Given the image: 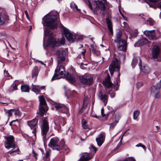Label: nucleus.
Returning <instances> with one entry per match:
<instances>
[{"mask_svg":"<svg viewBox=\"0 0 161 161\" xmlns=\"http://www.w3.org/2000/svg\"><path fill=\"white\" fill-rule=\"evenodd\" d=\"M59 14L56 12L54 14L48 13L42 19V24L43 26H46L51 29L56 28L58 23V19Z\"/></svg>","mask_w":161,"mask_h":161,"instance_id":"nucleus-1","label":"nucleus"},{"mask_svg":"<svg viewBox=\"0 0 161 161\" xmlns=\"http://www.w3.org/2000/svg\"><path fill=\"white\" fill-rule=\"evenodd\" d=\"M44 34L45 36H49L47 44L50 47H57L63 45L65 42L64 39L63 38L56 40L54 36L48 29H46L44 30Z\"/></svg>","mask_w":161,"mask_h":161,"instance_id":"nucleus-2","label":"nucleus"},{"mask_svg":"<svg viewBox=\"0 0 161 161\" xmlns=\"http://www.w3.org/2000/svg\"><path fill=\"white\" fill-rule=\"evenodd\" d=\"M120 62L118 59L116 58H114L113 59L109 67V70L111 75L113 74L114 71L117 72L118 78L117 79V84H118L119 82H120L119 76L120 74L119 72L120 68Z\"/></svg>","mask_w":161,"mask_h":161,"instance_id":"nucleus-3","label":"nucleus"},{"mask_svg":"<svg viewBox=\"0 0 161 161\" xmlns=\"http://www.w3.org/2000/svg\"><path fill=\"white\" fill-rule=\"evenodd\" d=\"M49 127L48 120L47 118H43L42 125L41 127V134L44 144L47 142V139L46 136L49 130Z\"/></svg>","mask_w":161,"mask_h":161,"instance_id":"nucleus-4","label":"nucleus"},{"mask_svg":"<svg viewBox=\"0 0 161 161\" xmlns=\"http://www.w3.org/2000/svg\"><path fill=\"white\" fill-rule=\"evenodd\" d=\"M40 102V106L39 107V114L42 117L46 114L48 111V108L46 102L43 96L39 97Z\"/></svg>","mask_w":161,"mask_h":161,"instance_id":"nucleus-5","label":"nucleus"},{"mask_svg":"<svg viewBox=\"0 0 161 161\" xmlns=\"http://www.w3.org/2000/svg\"><path fill=\"white\" fill-rule=\"evenodd\" d=\"M144 34L151 40H156L161 37V33L154 30H146L144 31Z\"/></svg>","mask_w":161,"mask_h":161,"instance_id":"nucleus-6","label":"nucleus"},{"mask_svg":"<svg viewBox=\"0 0 161 161\" xmlns=\"http://www.w3.org/2000/svg\"><path fill=\"white\" fill-rule=\"evenodd\" d=\"M103 84L106 87L107 92L110 94L111 97H114L115 96V93L114 92H111V91L112 89V86L113 84L110 81L109 78L107 77L103 81Z\"/></svg>","mask_w":161,"mask_h":161,"instance_id":"nucleus-7","label":"nucleus"},{"mask_svg":"<svg viewBox=\"0 0 161 161\" xmlns=\"http://www.w3.org/2000/svg\"><path fill=\"white\" fill-rule=\"evenodd\" d=\"M161 87V79L158 83L153 86L151 89V92L156 98H159L160 97V88Z\"/></svg>","mask_w":161,"mask_h":161,"instance_id":"nucleus-8","label":"nucleus"},{"mask_svg":"<svg viewBox=\"0 0 161 161\" xmlns=\"http://www.w3.org/2000/svg\"><path fill=\"white\" fill-rule=\"evenodd\" d=\"M55 72V73L52 79V80L63 77L64 76L65 73L64 67L61 65L56 68Z\"/></svg>","mask_w":161,"mask_h":161,"instance_id":"nucleus-9","label":"nucleus"},{"mask_svg":"<svg viewBox=\"0 0 161 161\" xmlns=\"http://www.w3.org/2000/svg\"><path fill=\"white\" fill-rule=\"evenodd\" d=\"M4 138L6 140L4 142V146L6 148L8 149L15 147L13 136H6L4 137Z\"/></svg>","mask_w":161,"mask_h":161,"instance_id":"nucleus-10","label":"nucleus"},{"mask_svg":"<svg viewBox=\"0 0 161 161\" xmlns=\"http://www.w3.org/2000/svg\"><path fill=\"white\" fill-rule=\"evenodd\" d=\"M79 79L80 83L83 85H91L92 84L93 78L91 76L84 75L80 76Z\"/></svg>","mask_w":161,"mask_h":161,"instance_id":"nucleus-11","label":"nucleus"},{"mask_svg":"<svg viewBox=\"0 0 161 161\" xmlns=\"http://www.w3.org/2000/svg\"><path fill=\"white\" fill-rule=\"evenodd\" d=\"M59 139L57 137L52 138L48 145V146L53 150H59L60 149V145L58 144Z\"/></svg>","mask_w":161,"mask_h":161,"instance_id":"nucleus-12","label":"nucleus"},{"mask_svg":"<svg viewBox=\"0 0 161 161\" xmlns=\"http://www.w3.org/2000/svg\"><path fill=\"white\" fill-rule=\"evenodd\" d=\"M57 55L58 64H61L65 60L66 52L63 48H60L57 51Z\"/></svg>","mask_w":161,"mask_h":161,"instance_id":"nucleus-13","label":"nucleus"},{"mask_svg":"<svg viewBox=\"0 0 161 161\" xmlns=\"http://www.w3.org/2000/svg\"><path fill=\"white\" fill-rule=\"evenodd\" d=\"M63 31L64 36L69 42H72L75 40V36L70 33L68 30L64 29Z\"/></svg>","mask_w":161,"mask_h":161,"instance_id":"nucleus-14","label":"nucleus"},{"mask_svg":"<svg viewBox=\"0 0 161 161\" xmlns=\"http://www.w3.org/2000/svg\"><path fill=\"white\" fill-rule=\"evenodd\" d=\"M54 106L56 109H59L63 113H67L68 111V108L64 104L55 103L54 104Z\"/></svg>","mask_w":161,"mask_h":161,"instance_id":"nucleus-15","label":"nucleus"},{"mask_svg":"<svg viewBox=\"0 0 161 161\" xmlns=\"http://www.w3.org/2000/svg\"><path fill=\"white\" fill-rule=\"evenodd\" d=\"M117 44L118 48L120 50L125 52L127 48V41L126 40H122L118 43H116Z\"/></svg>","mask_w":161,"mask_h":161,"instance_id":"nucleus-16","label":"nucleus"},{"mask_svg":"<svg viewBox=\"0 0 161 161\" xmlns=\"http://www.w3.org/2000/svg\"><path fill=\"white\" fill-rule=\"evenodd\" d=\"M54 122L55 125L59 127L64 126L66 123L65 119L62 117H57L55 119Z\"/></svg>","mask_w":161,"mask_h":161,"instance_id":"nucleus-17","label":"nucleus"},{"mask_svg":"<svg viewBox=\"0 0 161 161\" xmlns=\"http://www.w3.org/2000/svg\"><path fill=\"white\" fill-rule=\"evenodd\" d=\"M105 138V134L103 133L99 134L98 137L96 139L97 145L101 146L104 142Z\"/></svg>","mask_w":161,"mask_h":161,"instance_id":"nucleus-18","label":"nucleus"},{"mask_svg":"<svg viewBox=\"0 0 161 161\" xmlns=\"http://www.w3.org/2000/svg\"><path fill=\"white\" fill-rule=\"evenodd\" d=\"M93 157L91 153H86L83 154L78 161H88Z\"/></svg>","mask_w":161,"mask_h":161,"instance_id":"nucleus-19","label":"nucleus"},{"mask_svg":"<svg viewBox=\"0 0 161 161\" xmlns=\"http://www.w3.org/2000/svg\"><path fill=\"white\" fill-rule=\"evenodd\" d=\"M160 49L157 46H153L152 50V57L154 58H157L159 56Z\"/></svg>","mask_w":161,"mask_h":161,"instance_id":"nucleus-20","label":"nucleus"},{"mask_svg":"<svg viewBox=\"0 0 161 161\" xmlns=\"http://www.w3.org/2000/svg\"><path fill=\"white\" fill-rule=\"evenodd\" d=\"M149 43V41L146 38H142L134 44L135 47H138L147 44Z\"/></svg>","mask_w":161,"mask_h":161,"instance_id":"nucleus-21","label":"nucleus"},{"mask_svg":"<svg viewBox=\"0 0 161 161\" xmlns=\"http://www.w3.org/2000/svg\"><path fill=\"white\" fill-rule=\"evenodd\" d=\"M8 18V16L5 13L0 12V25H3Z\"/></svg>","mask_w":161,"mask_h":161,"instance_id":"nucleus-22","label":"nucleus"},{"mask_svg":"<svg viewBox=\"0 0 161 161\" xmlns=\"http://www.w3.org/2000/svg\"><path fill=\"white\" fill-rule=\"evenodd\" d=\"M122 33L121 31L119 30L116 34V38L114 40V42L115 43H118L122 40H125L124 39L122 38Z\"/></svg>","mask_w":161,"mask_h":161,"instance_id":"nucleus-23","label":"nucleus"},{"mask_svg":"<svg viewBox=\"0 0 161 161\" xmlns=\"http://www.w3.org/2000/svg\"><path fill=\"white\" fill-rule=\"evenodd\" d=\"M40 70L39 67L37 66L34 67L32 70V77L33 78H36Z\"/></svg>","mask_w":161,"mask_h":161,"instance_id":"nucleus-24","label":"nucleus"},{"mask_svg":"<svg viewBox=\"0 0 161 161\" xmlns=\"http://www.w3.org/2000/svg\"><path fill=\"white\" fill-rule=\"evenodd\" d=\"M106 21L107 24L108 28L110 31V33L109 34L110 36H113V32L111 22L110 20L108 18H106Z\"/></svg>","mask_w":161,"mask_h":161,"instance_id":"nucleus-25","label":"nucleus"},{"mask_svg":"<svg viewBox=\"0 0 161 161\" xmlns=\"http://www.w3.org/2000/svg\"><path fill=\"white\" fill-rule=\"evenodd\" d=\"M65 77L66 79L71 83H74L75 81V76L74 75H71L67 73Z\"/></svg>","mask_w":161,"mask_h":161,"instance_id":"nucleus-26","label":"nucleus"},{"mask_svg":"<svg viewBox=\"0 0 161 161\" xmlns=\"http://www.w3.org/2000/svg\"><path fill=\"white\" fill-rule=\"evenodd\" d=\"M98 3H97L96 7L97 8H99L102 11L105 10V6L104 3L101 1L98 0Z\"/></svg>","mask_w":161,"mask_h":161,"instance_id":"nucleus-27","label":"nucleus"},{"mask_svg":"<svg viewBox=\"0 0 161 161\" xmlns=\"http://www.w3.org/2000/svg\"><path fill=\"white\" fill-rule=\"evenodd\" d=\"M120 118V117L119 115L117 114L115 115V121L109 124L110 125V129H113L114 128L116 124L118 123Z\"/></svg>","mask_w":161,"mask_h":161,"instance_id":"nucleus-28","label":"nucleus"},{"mask_svg":"<svg viewBox=\"0 0 161 161\" xmlns=\"http://www.w3.org/2000/svg\"><path fill=\"white\" fill-rule=\"evenodd\" d=\"M38 121V119L35 118L31 120L28 121L27 123L29 126L31 128H32L36 126L37 123Z\"/></svg>","mask_w":161,"mask_h":161,"instance_id":"nucleus-29","label":"nucleus"},{"mask_svg":"<svg viewBox=\"0 0 161 161\" xmlns=\"http://www.w3.org/2000/svg\"><path fill=\"white\" fill-rule=\"evenodd\" d=\"M45 87L42 86L41 87L38 86H36L33 85L32 86V90L35 92H40L41 89H44Z\"/></svg>","mask_w":161,"mask_h":161,"instance_id":"nucleus-30","label":"nucleus"},{"mask_svg":"<svg viewBox=\"0 0 161 161\" xmlns=\"http://www.w3.org/2000/svg\"><path fill=\"white\" fill-rule=\"evenodd\" d=\"M101 100L104 103V105H106L107 102L108 96L106 94H100L99 96Z\"/></svg>","mask_w":161,"mask_h":161,"instance_id":"nucleus-31","label":"nucleus"},{"mask_svg":"<svg viewBox=\"0 0 161 161\" xmlns=\"http://www.w3.org/2000/svg\"><path fill=\"white\" fill-rule=\"evenodd\" d=\"M21 91L23 92H29L30 87L27 85H21Z\"/></svg>","mask_w":161,"mask_h":161,"instance_id":"nucleus-32","label":"nucleus"},{"mask_svg":"<svg viewBox=\"0 0 161 161\" xmlns=\"http://www.w3.org/2000/svg\"><path fill=\"white\" fill-rule=\"evenodd\" d=\"M137 60H139V66L140 67H141V60L140 58H138L137 59H133L132 63V66L133 68H134L136 65Z\"/></svg>","mask_w":161,"mask_h":161,"instance_id":"nucleus-33","label":"nucleus"},{"mask_svg":"<svg viewBox=\"0 0 161 161\" xmlns=\"http://www.w3.org/2000/svg\"><path fill=\"white\" fill-rule=\"evenodd\" d=\"M141 70L142 72L146 73H148L150 71V69L148 66L145 65L143 66L142 67H140Z\"/></svg>","mask_w":161,"mask_h":161,"instance_id":"nucleus-34","label":"nucleus"},{"mask_svg":"<svg viewBox=\"0 0 161 161\" xmlns=\"http://www.w3.org/2000/svg\"><path fill=\"white\" fill-rule=\"evenodd\" d=\"M90 47L93 53L97 55H98L99 54V52L96 50V46L95 44H91Z\"/></svg>","mask_w":161,"mask_h":161,"instance_id":"nucleus-35","label":"nucleus"},{"mask_svg":"<svg viewBox=\"0 0 161 161\" xmlns=\"http://www.w3.org/2000/svg\"><path fill=\"white\" fill-rule=\"evenodd\" d=\"M155 22V21L152 18H149L148 19L146 20L145 23L146 24H149L150 26H153Z\"/></svg>","mask_w":161,"mask_h":161,"instance_id":"nucleus-36","label":"nucleus"},{"mask_svg":"<svg viewBox=\"0 0 161 161\" xmlns=\"http://www.w3.org/2000/svg\"><path fill=\"white\" fill-rule=\"evenodd\" d=\"M70 7L73 9L77 11H80V10L78 8L77 6L73 2H72L70 3Z\"/></svg>","mask_w":161,"mask_h":161,"instance_id":"nucleus-37","label":"nucleus"},{"mask_svg":"<svg viewBox=\"0 0 161 161\" xmlns=\"http://www.w3.org/2000/svg\"><path fill=\"white\" fill-rule=\"evenodd\" d=\"M140 114V111L138 110L135 111L133 113V119H136Z\"/></svg>","mask_w":161,"mask_h":161,"instance_id":"nucleus-38","label":"nucleus"},{"mask_svg":"<svg viewBox=\"0 0 161 161\" xmlns=\"http://www.w3.org/2000/svg\"><path fill=\"white\" fill-rule=\"evenodd\" d=\"M13 113L15 115L19 116L21 115V114H20L19 111L18 110L13 109Z\"/></svg>","mask_w":161,"mask_h":161,"instance_id":"nucleus-39","label":"nucleus"},{"mask_svg":"<svg viewBox=\"0 0 161 161\" xmlns=\"http://www.w3.org/2000/svg\"><path fill=\"white\" fill-rule=\"evenodd\" d=\"M13 109H11L10 110H6L5 111L6 113L7 114L8 116H11L12 114L13 113Z\"/></svg>","mask_w":161,"mask_h":161,"instance_id":"nucleus-40","label":"nucleus"},{"mask_svg":"<svg viewBox=\"0 0 161 161\" xmlns=\"http://www.w3.org/2000/svg\"><path fill=\"white\" fill-rule=\"evenodd\" d=\"M86 52V50L85 49H83L80 54L81 58H82L83 59L85 58V54Z\"/></svg>","mask_w":161,"mask_h":161,"instance_id":"nucleus-41","label":"nucleus"},{"mask_svg":"<svg viewBox=\"0 0 161 161\" xmlns=\"http://www.w3.org/2000/svg\"><path fill=\"white\" fill-rule=\"evenodd\" d=\"M18 83H15L11 87V89L12 90H17Z\"/></svg>","mask_w":161,"mask_h":161,"instance_id":"nucleus-42","label":"nucleus"},{"mask_svg":"<svg viewBox=\"0 0 161 161\" xmlns=\"http://www.w3.org/2000/svg\"><path fill=\"white\" fill-rule=\"evenodd\" d=\"M16 152H18V154H19V152L20 151H19V149L18 148L16 150H11L9 151L8 153H9L10 154H12L13 153H14Z\"/></svg>","mask_w":161,"mask_h":161,"instance_id":"nucleus-43","label":"nucleus"},{"mask_svg":"<svg viewBox=\"0 0 161 161\" xmlns=\"http://www.w3.org/2000/svg\"><path fill=\"white\" fill-rule=\"evenodd\" d=\"M50 152H51V151L50 150H47L46 152L45 156H44V157L48 158V157L50 155Z\"/></svg>","mask_w":161,"mask_h":161,"instance_id":"nucleus-44","label":"nucleus"},{"mask_svg":"<svg viewBox=\"0 0 161 161\" xmlns=\"http://www.w3.org/2000/svg\"><path fill=\"white\" fill-rule=\"evenodd\" d=\"M62 150L64 151V152H66L67 153L68 152V147L66 146H64L62 148Z\"/></svg>","mask_w":161,"mask_h":161,"instance_id":"nucleus-45","label":"nucleus"},{"mask_svg":"<svg viewBox=\"0 0 161 161\" xmlns=\"http://www.w3.org/2000/svg\"><path fill=\"white\" fill-rule=\"evenodd\" d=\"M143 85V84L142 82H139L136 83V86L137 88H139L142 86Z\"/></svg>","mask_w":161,"mask_h":161,"instance_id":"nucleus-46","label":"nucleus"},{"mask_svg":"<svg viewBox=\"0 0 161 161\" xmlns=\"http://www.w3.org/2000/svg\"><path fill=\"white\" fill-rule=\"evenodd\" d=\"M123 161H136L132 158H128L124 160Z\"/></svg>","mask_w":161,"mask_h":161,"instance_id":"nucleus-47","label":"nucleus"},{"mask_svg":"<svg viewBox=\"0 0 161 161\" xmlns=\"http://www.w3.org/2000/svg\"><path fill=\"white\" fill-rule=\"evenodd\" d=\"M17 123V124H19V122L18 119H16L15 120H14L12 121L9 124V125L11 126L13 125V123Z\"/></svg>","mask_w":161,"mask_h":161,"instance_id":"nucleus-48","label":"nucleus"},{"mask_svg":"<svg viewBox=\"0 0 161 161\" xmlns=\"http://www.w3.org/2000/svg\"><path fill=\"white\" fill-rule=\"evenodd\" d=\"M82 125V127L84 129H87L88 128V126L86 124L83 125Z\"/></svg>","mask_w":161,"mask_h":161,"instance_id":"nucleus-49","label":"nucleus"},{"mask_svg":"<svg viewBox=\"0 0 161 161\" xmlns=\"http://www.w3.org/2000/svg\"><path fill=\"white\" fill-rule=\"evenodd\" d=\"M88 6L89 8L92 10H93V8L92 7V5L91 3V2L89 1H88Z\"/></svg>","mask_w":161,"mask_h":161,"instance_id":"nucleus-50","label":"nucleus"},{"mask_svg":"<svg viewBox=\"0 0 161 161\" xmlns=\"http://www.w3.org/2000/svg\"><path fill=\"white\" fill-rule=\"evenodd\" d=\"M91 147H92L94 151H95V153L97 151V148L96 147H94L92 145H91Z\"/></svg>","mask_w":161,"mask_h":161,"instance_id":"nucleus-51","label":"nucleus"},{"mask_svg":"<svg viewBox=\"0 0 161 161\" xmlns=\"http://www.w3.org/2000/svg\"><path fill=\"white\" fill-rule=\"evenodd\" d=\"M86 123H87V122L85 119H83L82 120V125H83L86 124Z\"/></svg>","mask_w":161,"mask_h":161,"instance_id":"nucleus-52","label":"nucleus"},{"mask_svg":"<svg viewBox=\"0 0 161 161\" xmlns=\"http://www.w3.org/2000/svg\"><path fill=\"white\" fill-rule=\"evenodd\" d=\"M101 113L102 116L104 117L105 116V114H104V109L103 108H102L101 110Z\"/></svg>","mask_w":161,"mask_h":161,"instance_id":"nucleus-53","label":"nucleus"},{"mask_svg":"<svg viewBox=\"0 0 161 161\" xmlns=\"http://www.w3.org/2000/svg\"><path fill=\"white\" fill-rule=\"evenodd\" d=\"M4 73L6 76H8L9 75V73H8V72L7 71L4 70Z\"/></svg>","mask_w":161,"mask_h":161,"instance_id":"nucleus-54","label":"nucleus"},{"mask_svg":"<svg viewBox=\"0 0 161 161\" xmlns=\"http://www.w3.org/2000/svg\"><path fill=\"white\" fill-rule=\"evenodd\" d=\"M142 144L141 143H139L138 144L136 145V147H141L142 146Z\"/></svg>","mask_w":161,"mask_h":161,"instance_id":"nucleus-55","label":"nucleus"},{"mask_svg":"<svg viewBox=\"0 0 161 161\" xmlns=\"http://www.w3.org/2000/svg\"><path fill=\"white\" fill-rule=\"evenodd\" d=\"M157 7L161 9V2L158 3Z\"/></svg>","mask_w":161,"mask_h":161,"instance_id":"nucleus-56","label":"nucleus"},{"mask_svg":"<svg viewBox=\"0 0 161 161\" xmlns=\"http://www.w3.org/2000/svg\"><path fill=\"white\" fill-rule=\"evenodd\" d=\"M44 161H49V158H43Z\"/></svg>","mask_w":161,"mask_h":161,"instance_id":"nucleus-57","label":"nucleus"},{"mask_svg":"<svg viewBox=\"0 0 161 161\" xmlns=\"http://www.w3.org/2000/svg\"><path fill=\"white\" fill-rule=\"evenodd\" d=\"M36 129H34L32 131V132L34 134V135L35 136L36 134Z\"/></svg>","mask_w":161,"mask_h":161,"instance_id":"nucleus-58","label":"nucleus"},{"mask_svg":"<svg viewBox=\"0 0 161 161\" xmlns=\"http://www.w3.org/2000/svg\"><path fill=\"white\" fill-rule=\"evenodd\" d=\"M32 151V153L33 156L35 157L37 155V154L33 150Z\"/></svg>","mask_w":161,"mask_h":161,"instance_id":"nucleus-59","label":"nucleus"},{"mask_svg":"<svg viewBox=\"0 0 161 161\" xmlns=\"http://www.w3.org/2000/svg\"><path fill=\"white\" fill-rule=\"evenodd\" d=\"M25 14L27 17L28 18V12H27V11L26 10L25 11Z\"/></svg>","mask_w":161,"mask_h":161,"instance_id":"nucleus-60","label":"nucleus"},{"mask_svg":"<svg viewBox=\"0 0 161 161\" xmlns=\"http://www.w3.org/2000/svg\"><path fill=\"white\" fill-rule=\"evenodd\" d=\"M123 24H124V25L125 26H127V27H128V25L127 24V23L125 22H123Z\"/></svg>","mask_w":161,"mask_h":161,"instance_id":"nucleus-61","label":"nucleus"},{"mask_svg":"<svg viewBox=\"0 0 161 161\" xmlns=\"http://www.w3.org/2000/svg\"><path fill=\"white\" fill-rule=\"evenodd\" d=\"M145 150H146V147L144 145H142V146L141 147Z\"/></svg>","mask_w":161,"mask_h":161,"instance_id":"nucleus-62","label":"nucleus"},{"mask_svg":"<svg viewBox=\"0 0 161 161\" xmlns=\"http://www.w3.org/2000/svg\"><path fill=\"white\" fill-rule=\"evenodd\" d=\"M124 134H125V133L122 136V137L121 138V139H120V143H121V142H122V140L123 139V137L124 135Z\"/></svg>","mask_w":161,"mask_h":161,"instance_id":"nucleus-63","label":"nucleus"},{"mask_svg":"<svg viewBox=\"0 0 161 161\" xmlns=\"http://www.w3.org/2000/svg\"><path fill=\"white\" fill-rule=\"evenodd\" d=\"M149 1L153 2H157V0H149Z\"/></svg>","mask_w":161,"mask_h":161,"instance_id":"nucleus-64","label":"nucleus"}]
</instances>
